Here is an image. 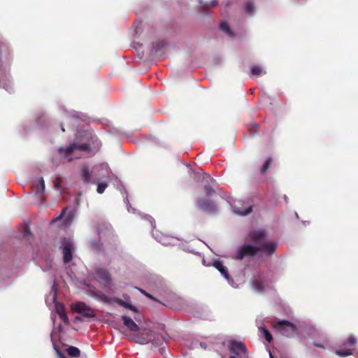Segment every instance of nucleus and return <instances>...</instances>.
Masks as SVG:
<instances>
[{"label": "nucleus", "instance_id": "nucleus-38", "mask_svg": "<svg viewBox=\"0 0 358 358\" xmlns=\"http://www.w3.org/2000/svg\"><path fill=\"white\" fill-rule=\"evenodd\" d=\"M164 46V43L163 42H159L156 44V47L155 45H153V47H152V53H156L157 52H158L159 50V49L161 48H163Z\"/></svg>", "mask_w": 358, "mask_h": 358}, {"label": "nucleus", "instance_id": "nucleus-10", "mask_svg": "<svg viewBox=\"0 0 358 358\" xmlns=\"http://www.w3.org/2000/svg\"><path fill=\"white\" fill-rule=\"evenodd\" d=\"M60 249L63 254L64 264L66 265L73 259V252L75 250L74 243L70 238H64L61 241Z\"/></svg>", "mask_w": 358, "mask_h": 358}, {"label": "nucleus", "instance_id": "nucleus-32", "mask_svg": "<svg viewBox=\"0 0 358 358\" xmlns=\"http://www.w3.org/2000/svg\"><path fill=\"white\" fill-rule=\"evenodd\" d=\"M352 350H348V349H338V350H336V354L338 356L342 357L352 355Z\"/></svg>", "mask_w": 358, "mask_h": 358}, {"label": "nucleus", "instance_id": "nucleus-19", "mask_svg": "<svg viewBox=\"0 0 358 358\" xmlns=\"http://www.w3.org/2000/svg\"><path fill=\"white\" fill-rule=\"evenodd\" d=\"M57 289L55 282L53 283L52 289L48 297L51 298L52 301L55 303V310L60 316L65 313V307L63 304L57 302Z\"/></svg>", "mask_w": 358, "mask_h": 358}, {"label": "nucleus", "instance_id": "nucleus-26", "mask_svg": "<svg viewBox=\"0 0 358 358\" xmlns=\"http://www.w3.org/2000/svg\"><path fill=\"white\" fill-rule=\"evenodd\" d=\"M199 3L202 5L201 9L203 13H206L210 8L215 7L218 4L217 0H212L210 3H203L201 0L199 1Z\"/></svg>", "mask_w": 358, "mask_h": 358}, {"label": "nucleus", "instance_id": "nucleus-55", "mask_svg": "<svg viewBox=\"0 0 358 358\" xmlns=\"http://www.w3.org/2000/svg\"><path fill=\"white\" fill-rule=\"evenodd\" d=\"M61 129H62V131L63 132L65 131V129H64V127H63L62 125L61 126Z\"/></svg>", "mask_w": 358, "mask_h": 358}, {"label": "nucleus", "instance_id": "nucleus-4", "mask_svg": "<svg viewBox=\"0 0 358 358\" xmlns=\"http://www.w3.org/2000/svg\"><path fill=\"white\" fill-rule=\"evenodd\" d=\"M110 171L108 165L101 163L93 166L90 172L87 165H83L80 170L81 179L85 184L96 183L110 178Z\"/></svg>", "mask_w": 358, "mask_h": 358}, {"label": "nucleus", "instance_id": "nucleus-14", "mask_svg": "<svg viewBox=\"0 0 358 358\" xmlns=\"http://www.w3.org/2000/svg\"><path fill=\"white\" fill-rule=\"evenodd\" d=\"M73 311L82 315L85 317L94 318L96 315L94 313L93 309L82 301H78L71 305Z\"/></svg>", "mask_w": 358, "mask_h": 358}, {"label": "nucleus", "instance_id": "nucleus-6", "mask_svg": "<svg viewBox=\"0 0 358 358\" xmlns=\"http://www.w3.org/2000/svg\"><path fill=\"white\" fill-rule=\"evenodd\" d=\"M86 293L90 296L95 299L96 300H97L99 301L103 302L104 303L112 304L113 303H117L120 306H121L125 308L129 309L130 310H131L134 313L137 312L136 307H135L134 306H133L131 303V301H124L122 299H119V298L110 297V296L106 295L105 294H103V292L99 291L94 287L87 286Z\"/></svg>", "mask_w": 358, "mask_h": 358}, {"label": "nucleus", "instance_id": "nucleus-42", "mask_svg": "<svg viewBox=\"0 0 358 358\" xmlns=\"http://www.w3.org/2000/svg\"><path fill=\"white\" fill-rule=\"evenodd\" d=\"M30 235H31V230H30L29 227H26L22 231V236L24 237H27Z\"/></svg>", "mask_w": 358, "mask_h": 358}, {"label": "nucleus", "instance_id": "nucleus-46", "mask_svg": "<svg viewBox=\"0 0 358 358\" xmlns=\"http://www.w3.org/2000/svg\"><path fill=\"white\" fill-rule=\"evenodd\" d=\"M97 232H98L99 235L104 236V232L101 228L97 227Z\"/></svg>", "mask_w": 358, "mask_h": 358}, {"label": "nucleus", "instance_id": "nucleus-29", "mask_svg": "<svg viewBox=\"0 0 358 358\" xmlns=\"http://www.w3.org/2000/svg\"><path fill=\"white\" fill-rule=\"evenodd\" d=\"M259 331L262 335H263L265 339L270 343L272 341V335L264 327H259Z\"/></svg>", "mask_w": 358, "mask_h": 358}, {"label": "nucleus", "instance_id": "nucleus-1", "mask_svg": "<svg viewBox=\"0 0 358 358\" xmlns=\"http://www.w3.org/2000/svg\"><path fill=\"white\" fill-rule=\"evenodd\" d=\"M247 239L255 245L245 243L239 247L236 252V259L241 260L245 257H252L258 252H262L266 256H271L278 246L277 242L268 241L267 234L264 229H258L250 231L248 234Z\"/></svg>", "mask_w": 358, "mask_h": 358}, {"label": "nucleus", "instance_id": "nucleus-57", "mask_svg": "<svg viewBox=\"0 0 358 358\" xmlns=\"http://www.w3.org/2000/svg\"><path fill=\"white\" fill-rule=\"evenodd\" d=\"M242 358H248V357H242Z\"/></svg>", "mask_w": 358, "mask_h": 358}, {"label": "nucleus", "instance_id": "nucleus-13", "mask_svg": "<svg viewBox=\"0 0 358 358\" xmlns=\"http://www.w3.org/2000/svg\"><path fill=\"white\" fill-rule=\"evenodd\" d=\"M274 327L278 329L282 334L286 336H292L296 334V327L287 320H278Z\"/></svg>", "mask_w": 358, "mask_h": 358}, {"label": "nucleus", "instance_id": "nucleus-7", "mask_svg": "<svg viewBox=\"0 0 358 358\" xmlns=\"http://www.w3.org/2000/svg\"><path fill=\"white\" fill-rule=\"evenodd\" d=\"M143 282L150 291L159 295L166 292V285L163 279L155 274H150L143 278Z\"/></svg>", "mask_w": 358, "mask_h": 358}, {"label": "nucleus", "instance_id": "nucleus-39", "mask_svg": "<svg viewBox=\"0 0 358 358\" xmlns=\"http://www.w3.org/2000/svg\"><path fill=\"white\" fill-rule=\"evenodd\" d=\"M356 338L353 336H350L348 338V339L345 341L344 344L345 345H354L356 343Z\"/></svg>", "mask_w": 358, "mask_h": 358}, {"label": "nucleus", "instance_id": "nucleus-23", "mask_svg": "<svg viewBox=\"0 0 358 358\" xmlns=\"http://www.w3.org/2000/svg\"><path fill=\"white\" fill-rule=\"evenodd\" d=\"M329 344V339L327 336H323L320 339L315 341L313 346L322 349H326Z\"/></svg>", "mask_w": 358, "mask_h": 358}, {"label": "nucleus", "instance_id": "nucleus-30", "mask_svg": "<svg viewBox=\"0 0 358 358\" xmlns=\"http://www.w3.org/2000/svg\"><path fill=\"white\" fill-rule=\"evenodd\" d=\"M96 184H97L96 192L98 194L103 193L106 187L108 186V183L106 180L96 182Z\"/></svg>", "mask_w": 358, "mask_h": 358}, {"label": "nucleus", "instance_id": "nucleus-9", "mask_svg": "<svg viewBox=\"0 0 358 358\" xmlns=\"http://www.w3.org/2000/svg\"><path fill=\"white\" fill-rule=\"evenodd\" d=\"M250 285L252 289L257 293H262L270 288V281L260 272L254 275Z\"/></svg>", "mask_w": 358, "mask_h": 358}, {"label": "nucleus", "instance_id": "nucleus-2", "mask_svg": "<svg viewBox=\"0 0 358 358\" xmlns=\"http://www.w3.org/2000/svg\"><path fill=\"white\" fill-rule=\"evenodd\" d=\"M81 141H73L66 148L61 147L58 152L64 160L68 162L84 156L94 155L100 148L101 143L96 136L90 131H83Z\"/></svg>", "mask_w": 358, "mask_h": 358}, {"label": "nucleus", "instance_id": "nucleus-16", "mask_svg": "<svg viewBox=\"0 0 358 358\" xmlns=\"http://www.w3.org/2000/svg\"><path fill=\"white\" fill-rule=\"evenodd\" d=\"M153 238L159 243L164 245H174L176 244L178 239L173 236L164 235L159 231H152Z\"/></svg>", "mask_w": 358, "mask_h": 358}, {"label": "nucleus", "instance_id": "nucleus-35", "mask_svg": "<svg viewBox=\"0 0 358 358\" xmlns=\"http://www.w3.org/2000/svg\"><path fill=\"white\" fill-rule=\"evenodd\" d=\"M182 249L184 251H186V252H190V253H192V254L201 255V253H199L198 252H196L194 249L191 248V247L189 245H182Z\"/></svg>", "mask_w": 358, "mask_h": 358}, {"label": "nucleus", "instance_id": "nucleus-37", "mask_svg": "<svg viewBox=\"0 0 358 358\" xmlns=\"http://www.w3.org/2000/svg\"><path fill=\"white\" fill-rule=\"evenodd\" d=\"M136 289L142 294H143L144 296H147L148 298L152 299V300H154V301H157L156 298H155L152 295H151L150 294H149L148 292H147L146 291H145L144 289H141V288H138L136 287Z\"/></svg>", "mask_w": 358, "mask_h": 358}, {"label": "nucleus", "instance_id": "nucleus-20", "mask_svg": "<svg viewBox=\"0 0 358 358\" xmlns=\"http://www.w3.org/2000/svg\"><path fill=\"white\" fill-rule=\"evenodd\" d=\"M208 180L206 182L208 184L204 185V190L206 194L208 196L213 195L215 192V188L217 187V184L215 179L210 178V176H207Z\"/></svg>", "mask_w": 358, "mask_h": 358}, {"label": "nucleus", "instance_id": "nucleus-12", "mask_svg": "<svg viewBox=\"0 0 358 358\" xmlns=\"http://www.w3.org/2000/svg\"><path fill=\"white\" fill-rule=\"evenodd\" d=\"M94 278L99 283H101L104 288L108 287L112 282L110 272L102 266H98L95 268Z\"/></svg>", "mask_w": 358, "mask_h": 358}, {"label": "nucleus", "instance_id": "nucleus-47", "mask_svg": "<svg viewBox=\"0 0 358 358\" xmlns=\"http://www.w3.org/2000/svg\"><path fill=\"white\" fill-rule=\"evenodd\" d=\"M122 296L124 298L123 301H130V300H131L130 299V296L128 294H123Z\"/></svg>", "mask_w": 358, "mask_h": 358}, {"label": "nucleus", "instance_id": "nucleus-49", "mask_svg": "<svg viewBox=\"0 0 358 358\" xmlns=\"http://www.w3.org/2000/svg\"><path fill=\"white\" fill-rule=\"evenodd\" d=\"M199 345H200V346H201V348H203V349H205V350H206V349L207 348V344H206V343H205L201 342V343H199Z\"/></svg>", "mask_w": 358, "mask_h": 358}, {"label": "nucleus", "instance_id": "nucleus-15", "mask_svg": "<svg viewBox=\"0 0 358 358\" xmlns=\"http://www.w3.org/2000/svg\"><path fill=\"white\" fill-rule=\"evenodd\" d=\"M213 265L220 273V274L227 280L228 283L231 285V287L234 288L238 287L237 284L231 278L227 268L224 265L223 262L221 260H215Z\"/></svg>", "mask_w": 358, "mask_h": 358}, {"label": "nucleus", "instance_id": "nucleus-25", "mask_svg": "<svg viewBox=\"0 0 358 358\" xmlns=\"http://www.w3.org/2000/svg\"><path fill=\"white\" fill-rule=\"evenodd\" d=\"M221 31L227 34L229 37L233 38L235 36L234 31L230 28L229 24L226 22H223L220 25Z\"/></svg>", "mask_w": 358, "mask_h": 358}, {"label": "nucleus", "instance_id": "nucleus-11", "mask_svg": "<svg viewBox=\"0 0 358 358\" xmlns=\"http://www.w3.org/2000/svg\"><path fill=\"white\" fill-rule=\"evenodd\" d=\"M229 350L232 354L229 358L248 357L246 345L241 341H231L229 345Z\"/></svg>", "mask_w": 358, "mask_h": 358}, {"label": "nucleus", "instance_id": "nucleus-31", "mask_svg": "<svg viewBox=\"0 0 358 358\" xmlns=\"http://www.w3.org/2000/svg\"><path fill=\"white\" fill-rule=\"evenodd\" d=\"M68 355L73 357H76L80 355V350L74 346H70L66 349Z\"/></svg>", "mask_w": 358, "mask_h": 358}, {"label": "nucleus", "instance_id": "nucleus-8", "mask_svg": "<svg viewBox=\"0 0 358 358\" xmlns=\"http://www.w3.org/2000/svg\"><path fill=\"white\" fill-rule=\"evenodd\" d=\"M226 199L230 204L232 212L236 215L246 216L252 212V207L248 201L234 199L231 196H227Z\"/></svg>", "mask_w": 358, "mask_h": 358}, {"label": "nucleus", "instance_id": "nucleus-17", "mask_svg": "<svg viewBox=\"0 0 358 358\" xmlns=\"http://www.w3.org/2000/svg\"><path fill=\"white\" fill-rule=\"evenodd\" d=\"M197 206L201 210L208 213H215L217 212L215 203L208 199H199L196 201Z\"/></svg>", "mask_w": 358, "mask_h": 358}, {"label": "nucleus", "instance_id": "nucleus-21", "mask_svg": "<svg viewBox=\"0 0 358 358\" xmlns=\"http://www.w3.org/2000/svg\"><path fill=\"white\" fill-rule=\"evenodd\" d=\"M68 209L64 208L63 210L61 213V215L59 217L54 219L52 220V222H57V221L60 220L61 219L64 220V223L65 225L70 224L72 222L73 220V215L71 212H67Z\"/></svg>", "mask_w": 358, "mask_h": 358}, {"label": "nucleus", "instance_id": "nucleus-27", "mask_svg": "<svg viewBox=\"0 0 358 358\" xmlns=\"http://www.w3.org/2000/svg\"><path fill=\"white\" fill-rule=\"evenodd\" d=\"M52 260L50 258L46 259L41 263V267L43 271H49L52 268Z\"/></svg>", "mask_w": 358, "mask_h": 358}, {"label": "nucleus", "instance_id": "nucleus-43", "mask_svg": "<svg viewBox=\"0 0 358 358\" xmlns=\"http://www.w3.org/2000/svg\"><path fill=\"white\" fill-rule=\"evenodd\" d=\"M59 317H60V318L62 319V320L65 324H69V318H68V317H67V315H66V313H64V314H62V315H60Z\"/></svg>", "mask_w": 358, "mask_h": 358}, {"label": "nucleus", "instance_id": "nucleus-48", "mask_svg": "<svg viewBox=\"0 0 358 358\" xmlns=\"http://www.w3.org/2000/svg\"><path fill=\"white\" fill-rule=\"evenodd\" d=\"M57 350V352L60 358H66L61 352H59L56 348H55Z\"/></svg>", "mask_w": 358, "mask_h": 358}, {"label": "nucleus", "instance_id": "nucleus-40", "mask_svg": "<svg viewBox=\"0 0 358 358\" xmlns=\"http://www.w3.org/2000/svg\"><path fill=\"white\" fill-rule=\"evenodd\" d=\"M124 202L127 205V210H128V211L130 212V213H134L135 210L131 208V205L129 203V199H128L127 194L124 197Z\"/></svg>", "mask_w": 358, "mask_h": 358}, {"label": "nucleus", "instance_id": "nucleus-18", "mask_svg": "<svg viewBox=\"0 0 358 358\" xmlns=\"http://www.w3.org/2000/svg\"><path fill=\"white\" fill-rule=\"evenodd\" d=\"M31 188L36 196L41 200H44L45 182L43 178L34 180L31 183Z\"/></svg>", "mask_w": 358, "mask_h": 358}, {"label": "nucleus", "instance_id": "nucleus-36", "mask_svg": "<svg viewBox=\"0 0 358 358\" xmlns=\"http://www.w3.org/2000/svg\"><path fill=\"white\" fill-rule=\"evenodd\" d=\"M142 218L145 220H148L150 223L152 228L155 227V221L151 216L148 215H144L142 216Z\"/></svg>", "mask_w": 358, "mask_h": 358}, {"label": "nucleus", "instance_id": "nucleus-56", "mask_svg": "<svg viewBox=\"0 0 358 358\" xmlns=\"http://www.w3.org/2000/svg\"><path fill=\"white\" fill-rule=\"evenodd\" d=\"M230 5V3L226 2V6H229Z\"/></svg>", "mask_w": 358, "mask_h": 358}, {"label": "nucleus", "instance_id": "nucleus-50", "mask_svg": "<svg viewBox=\"0 0 358 358\" xmlns=\"http://www.w3.org/2000/svg\"><path fill=\"white\" fill-rule=\"evenodd\" d=\"M119 189H120V191L122 194H123L124 192H125V193H126V190H125V188H124V186L120 185V186L119 187Z\"/></svg>", "mask_w": 358, "mask_h": 358}, {"label": "nucleus", "instance_id": "nucleus-53", "mask_svg": "<svg viewBox=\"0 0 358 358\" xmlns=\"http://www.w3.org/2000/svg\"><path fill=\"white\" fill-rule=\"evenodd\" d=\"M268 352H269V358H274V357L273 356V355L270 350L268 351Z\"/></svg>", "mask_w": 358, "mask_h": 358}, {"label": "nucleus", "instance_id": "nucleus-44", "mask_svg": "<svg viewBox=\"0 0 358 358\" xmlns=\"http://www.w3.org/2000/svg\"><path fill=\"white\" fill-rule=\"evenodd\" d=\"M69 115L70 117H74V118H78V113L76 112V111H71L69 113Z\"/></svg>", "mask_w": 358, "mask_h": 358}, {"label": "nucleus", "instance_id": "nucleus-41", "mask_svg": "<svg viewBox=\"0 0 358 358\" xmlns=\"http://www.w3.org/2000/svg\"><path fill=\"white\" fill-rule=\"evenodd\" d=\"M62 182V179L60 177H57L55 180H54V185L57 189H59L60 188V183Z\"/></svg>", "mask_w": 358, "mask_h": 358}, {"label": "nucleus", "instance_id": "nucleus-22", "mask_svg": "<svg viewBox=\"0 0 358 358\" xmlns=\"http://www.w3.org/2000/svg\"><path fill=\"white\" fill-rule=\"evenodd\" d=\"M122 320L124 326H126L131 331H137L139 330L138 326L130 317L126 315L122 316Z\"/></svg>", "mask_w": 358, "mask_h": 358}, {"label": "nucleus", "instance_id": "nucleus-51", "mask_svg": "<svg viewBox=\"0 0 358 358\" xmlns=\"http://www.w3.org/2000/svg\"><path fill=\"white\" fill-rule=\"evenodd\" d=\"M251 132H252V135L254 136V135H255L257 133V129L255 128H254V129H252Z\"/></svg>", "mask_w": 358, "mask_h": 358}, {"label": "nucleus", "instance_id": "nucleus-3", "mask_svg": "<svg viewBox=\"0 0 358 358\" xmlns=\"http://www.w3.org/2000/svg\"><path fill=\"white\" fill-rule=\"evenodd\" d=\"M11 58V50L8 43L0 38V87L9 93L13 92V86L7 66Z\"/></svg>", "mask_w": 358, "mask_h": 358}, {"label": "nucleus", "instance_id": "nucleus-45", "mask_svg": "<svg viewBox=\"0 0 358 358\" xmlns=\"http://www.w3.org/2000/svg\"><path fill=\"white\" fill-rule=\"evenodd\" d=\"M103 226L106 231H111L112 228H111V225L110 224L106 223V224H103Z\"/></svg>", "mask_w": 358, "mask_h": 358}, {"label": "nucleus", "instance_id": "nucleus-5", "mask_svg": "<svg viewBox=\"0 0 358 358\" xmlns=\"http://www.w3.org/2000/svg\"><path fill=\"white\" fill-rule=\"evenodd\" d=\"M140 331L134 334L131 337V341L140 345H146L150 343L153 348L160 347L164 342V337L156 333L151 328H145L140 329Z\"/></svg>", "mask_w": 358, "mask_h": 358}, {"label": "nucleus", "instance_id": "nucleus-33", "mask_svg": "<svg viewBox=\"0 0 358 358\" xmlns=\"http://www.w3.org/2000/svg\"><path fill=\"white\" fill-rule=\"evenodd\" d=\"M91 247L95 251H100L102 248V243L99 239L94 240L91 242Z\"/></svg>", "mask_w": 358, "mask_h": 358}, {"label": "nucleus", "instance_id": "nucleus-28", "mask_svg": "<svg viewBox=\"0 0 358 358\" xmlns=\"http://www.w3.org/2000/svg\"><path fill=\"white\" fill-rule=\"evenodd\" d=\"M245 13L250 15H253L255 11V4L252 1H248L244 5Z\"/></svg>", "mask_w": 358, "mask_h": 358}, {"label": "nucleus", "instance_id": "nucleus-34", "mask_svg": "<svg viewBox=\"0 0 358 358\" xmlns=\"http://www.w3.org/2000/svg\"><path fill=\"white\" fill-rule=\"evenodd\" d=\"M271 163V159L270 157L267 158L266 160L264 162V163L261 166V171L262 173H264L268 171Z\"/></svg>", "mask_w": 358, "mask_h": 358}, {"label": "nucleus", "instance_id": "nucleus-24", "mask_svg": "<svg viewBox=\"0 0 358 358\" xmlns=\"http://www.w3.org/2000/svg\"><path fill=\"white\" fill-rule=\"evenodd\" d=\"M266 73V70L259 65H254L250 69V76H262Z\"/></svg>", "mask_w": 358, "mask_h": 358}, {"label": "nucleus", "instance_id": "nucleus-54", "mask_svg": "<svg viewBox=\"0 0 358 358\" xmlns=\"http://www.w3.org/2000/svg\"><path fill=\"white\" fill-rule=\"evenodd\" d=\"M164 350V348H161L159 349V352H160V353H162V354Z\"/></svg>", "mask_w": 358, "mask_h": 358}, {"label": "nucleus", "instance_id": "nucleus-52", "mask_svg": "<svg viewBox=\"0 0 358 358\" xmlns=\"http://www.w3.org/2000/svg\"><path fill=\"white\" fill-rule=\"evenodd\" d=\"M141 24V22H135V23H134V25H136V30H135L136 33H137V32H138L137 29H138V24Z\"/></svg>", "mask_w": 358, "mask_h": 358}]
</instances>
